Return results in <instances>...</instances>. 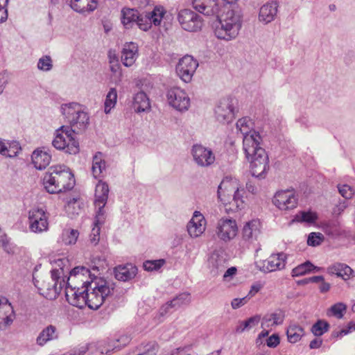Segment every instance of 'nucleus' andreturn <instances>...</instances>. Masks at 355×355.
I'll return each instance as SVG.
<instances>
[{"label":"nucleus","mask_w":355,"mask_h":355,"mask_svg":"<svg viewBox=\"0 0 355 355\" xmlns=\"http://www.w3.org/2000/svg\"><path fill=\"white\" fill-rule=\"evenodd\" d=\"M58 169L55 168V166H51L48 171L44 175L42 181L43 185L46 191L49 193H60V189H59L58 179L57 177Z\"/></svg>","instance_id":"24"},{"label":"nucleus","mask_w":355,"mask_h":355,"mask_svg":"<svg viewBox=\"0 0 355 355\" xmlns=\"http://www.w3.org/2000/svg\"><path fill=\"white\" fill-rule=\"evenodd\" d=\"M9 0H0V23L4 22L8 18V10L6 8Z\"/></svg>","instance_id":"57"},{"label":"nucleus","mask_w":355,"mask_h":355,"mask_svg":"<svg viewBox=\"0 0 355 355\" xmlns=\"http://www.w3.org/2000/svg\"><path fill=\"white\" fill-rule=\"evenodd\" d=\"M137 272V268L131 263L119 265L114 268L116 279L119 281L127 282L133 279Z\"/></svg>","instance_id":"30"},{"label":"nucleus","mask_w":355,"mask_h":355,"mask_svg":"<svg viewBox=\"0 0 355 355\" xmlns=\"http://www.w3.org/2000/svg\"><path fill=\"white\" fill-rule=\"evenodd\" d=\"M261 223L259 220H250L244 225L242 230L243 239L252 242L256 240L261 232Z\"/></svg>","instance_id":"27"},{"label":"nucleus","mask_w":355,"mask_h":355,"mask_svg":"<svg viewBox=\"0 0 355 355\" xmlns=\"http://www.w3.org/2000/svg\"><path fill=\"white\" fill-rule=\"evenodd\" d=\"M193 8L198 12L207 16H216L218 15L219 6L217 0H193L192 2Z\"/></svg>","instance_id":"22"},{"label":"nucleus","mask_w":355,"mask_h":355,"mask_svg":"<svg viewBox=\"0 0 355 355\" xmlns=\"http://www.w3.org/2000/svg\"><path fill=\"white\" fill-rule=\"evenodd\" d=\"M131 338L128 335H122L116 340L112 342V343H108L107 345L111 349V352L114 349H120L122 347L127 345Z\"/></svg>","instance_id":"47"},{"label":"nucleus","mask_w":355,"mask_h":355,"mask_svg":"<svg viewBox=\"0 0 355 355\" xmlns=\"http://www.w3.org/2000/svg\"><path fill=\"white\" fill-rule=\"evenodd\" d=\"M324 237L322 233L311 232L307 239V244L310 246H318L324 241Z\"/></svg>","instance_id":"51"},{"label":"nucleus","mask_w":355,"mask_h":355,"mask_svg":"<svg viewBox=\"0 0 355 355\" xmlns=\"http://www.w3.org/2000/svg\"><path fill=\"white\" fill-rule=\"evenodd\" d=\"M106 343L105 342H99L96 343H91L88 345H82L72 350L73 354H78L80 349L85 348V351L83 355L88 351V355H109L111 352V349L107 346L105 348Z\"/></svg>","instance_id":"29"},{"label":"nucleus","mask_w":355,"mask_h":355,"mask_svg":"<svg viewBox=\"0 0 355 355\" xmlns=\"http://www.w3.org/2000/svg\"><path fill=\"white\" fill-rule=\"evenodd\" d=\"M117 101V92L115 88H111L106 95L104 103V112L109 114L112 108L116 105Z\"/></svg>","instance_id":"42"},{"label":"nucleus","mask_w":355,"mask_h":355,"mask_svg":"<svg viewBox=\"0 0 355 355\" xmlns=\"http://www.w3.org/2000/svg\"><path fill=\"white\" fill-rule=\"evenodd\" d=\"M338 191L340 193V195L346 198L349 199L351 198L354 195V191L351 187L347 184L338 186Z\"/></svg>","instance_id":"56"},{"label":"nucleus","mask_w":355,"mask_h":355,"mask_svg":"<svg viewBox=\"0 0 355 355\" xmlns=\"http://www.w3.org/2000/svg\"><path fill=\"white\" fill-rule=\"evenodd\" d=\"M101 153L98 152L93 157L92 171L94 178H98L105 169V162L102 158Z\"/></svg>","instance_id":"40"},{"label":"nucleus","mask_w":355,"mask_h":355,"mask_svg":"<svg viewBox=\"0 0 355 355\" xmlns=\"http://www.w3.org/2000/svg\"><path fill=\"white\" fill-rule=\"evenodd\" d=\"M347 306L345 304L338 302L331 306L327 311V315H334L338 319H341L344 315Z\"/></svg>","instance_id":"45"},{"label":"nucleus","mask_w":355,"mask_h":355,"mask_svg":"<svg viewBox=\"0 0 355 355\" xmlns=\"http://www.w3.org/2000/svg\"><path fill=\"white\" fill-rule=\"evenodd\" d=\"M260 320L261 316L259 315H255L245 321H239L235 331L236 333H242L245 329H251L253 327L257 325L260 322Z\"/></svg>","instance_id":"41"},{"label":"nucleus","mask_w":355,"mask_h":355,"mask_svg":"<svg viewBox=\"0 0 355 355\" xmlns=\"http://www.w3.org/2000/svg\"><path fill=\"white\" fill-rule=\"evenodd\" d=\"M87 276L71 278V272L67 278L65 289V297L67 302L72 306L83 308L86 305L85 294L87 286L84 281Z\"/></svg>","instance_id":"5"},{"label":"nucleus","mask_w":355,"mask_h":355,"mask_svg":"<svg viewBox=\"0 0 355 355\" xmlns=\"http://www.w3.org/2000/svg\"><path fill=\"white\" fill-rule=\"evenodd\" d=\"M235 101L232 98H225L220 101L215 110L216 119L223 123H229L234 119Z\"/></svg>","instance_id":"13"},{"label":"nucleus","mask_w":355,"mask_h":355,"mask_svg":"<svg viewBox=\"0 0 355 355\" xmlns=\"http://www.w3.org/2000/svg\"><path fill=\"white\" fill-rule=\"evenodd\" d=\"M53 68V61L49 55H43L37 62V69L43 71H49Z\"/></svg>","instance_id":"49"},{"label":"nucleus","mask_w":355,"mask_h":355,"mask_svg":"<svg viewBox=\"0 0 355 355\" xmlns=\"http://www.w3.org/2000/svg\"><path fill=\"white\" fill-rule=\"evenodd\" d=\"M252 122L248 117L238 120L236 126L243 135V146L245 157L250 162L251 173L260 179L264 178L269 168V159L264 148L260 146L261 137L252 130Z\"/></svg>","instance_id":"1"},{"label":"nucleus","mask_w":355,"mask_h":355,"mask_svg":"<svg viewBox=\"0 0 355 355\" xmlns=\"http://www.w3.org/2000/svg\"><path fill=\"white\" fill-rule=\"evenodd\" d=\"M248 300L249 297L247 295L242 298H234L231 302V306L232 309H237L245 304Z\"/></svg>","instance_id":"58"},{"label":"nucleus","mask_w":355,"mask_h":355,"mask_svg":"<svg viewBox=\"0 0 355 355\" xmlns=\"http://www.w3.org/2000/svg\"><path fill=\"white\" fill-rule=\"evenodd\" d=\"M238 227L235 220L229 218H221L217 223L216 234L224 242L233 239L237 234Z\"/></svg>","instance_id":"12"},{"label":"nucleus","mask_w":355,"mask_h":355,"mask_svg":"<svg viewBox=\"0 0 355 355\" xmlns=\"http://www.w3.org/2000/svg\"><path fill=\"white\" fill-rule=\"evenodd\" d=\"M284 315L281 311L267 314L262 318L261 327L264 329L273 325L281 324L284 321Z\"/></svg>","instance_id":"37"},{"label":"nucleus","mask_w":355,"mask_h":355,"mask_svg":"<svg viewBox=\"0 0 355 355\" xmlns=\"http://www.w3.org/2000/svg\"><path fill=\"white\" fill-rule=\"evenodd\" d=\"M52 145L58 150L65 153L76 155L79 150V143L72 136L68 126L62 125L56 131Z\"/></svg>","instance_id":"7"},{"label":"nucleus","mask_w":355,"mask_h":355,"mask_svg":"<svg viewBox=\"0 0 355 355\" xmlns=\"http://www.w3.org/2000/svg\"><path fill=\"white\" fill-rule=\"evenodd\" d=\"M15 313L8 299L0 297V330H4L13 322Z\"/></svg>","instance_id":"21"},{"label":"nucleus","mask_w":355,"mask_h":355,"mask_svg":"<svg viewBox=\"0 0 355 355\" xmlns=\"http://www.w3.org/2000/svg\"><path fill=\"white\" fill-rule=\"evenodd\" d=\"M205 230V220L200 212L196 211L187 224V231L191 237H198Z\"/></svg>","instance_id":"23"},{"label":"nucleus","mask_w":355,"mask_h":355,"mask_svg":"<svg viewBox=\"0 0 355 355\" xmlns=\"http://www.w3.org/2000/svg\"><path fill=\"white\" fill-rule=\"evenodd\" d=\"M191 301L190 294L183 293L169 301L173 308L177 309L182 305L188 304Z\"/></svg>","instance_id":"46"},{"label":"nucleus","mask_w":355,"mask_h":355,"mask_svg":"<svg viewBox=\"0 0 355 355\" xmlns=\"http://www.w3.org/2000/svg\"><path fill=\"white\" fill-rule=\"evenodd\" d=\"M304 334V328L296 324L289 325L286 331L288 340L291 343H296L300 341Z\"/></svg>","instance_id":"36"},{"label":"nucleus","mask_w":355,"mask_h":355,"mask_svg":"<svg viewBox=\"0 0 355 355\" xmlns=\"http://www.w3.org/2000/svg\"><path fill=\"white\" fill-rule=\"evenodd\" d=\"M28 227L34 233H42L49 229L48 216L41 208H33L28 211Z\"/></svg>","instance_id":"11"},{"label":"nucleus","mask_w":355,"mask_h":355,"mask_svg":"<svg viewBox=\"0 0 355 355\" xmlns=\"http://www.w3.org/2000/svg\"><path fill=\"white\" fill-rule=\"evenodd\" d=\"M132 106L135 111L137 113L143 112L150 110V101L146 93L144 92H139L137 93L133 98Z\"/></svg>","instance_id":"33"},{"label":"nucleus","mask_w":355,"mask_h":355,"mask_svg":"<svg viewBox=\"0 0 355 355\" xmlns=\"http://www.w3.org/2000/svg\"><path fill=\"white\" fill-rule=\"evenodd\" d=\"M320 268L315 266L311 261H306L292 270V277H300L314 271H319Z\"/></svg>","instance_id":"38"},{"label":"nucleus","mask_w":355,"mask_h":355,"mask_svg":"<svg viewBox=\"0 0 355 355\" xmlns=\"http://www.w3.org/2000/svg\"><path fill=\"white\" fill-rule=\"evenodd\" d=\"M173 308V306H171V304L170 303V302H168L167 303H166L164 306H162L159 310V313L161 316H164V315H166L168 310L170 309Z\"/></svg>","instance_id":"64"},{"label":"nucleus","mask_w":355,"mask_h":355,"mask_svg":"<svg viewBox=\"0 0 355 355\" xmlns=\"http://www.w3.org/2000/svg\"><path fill=\"white\" fill-rule=\"evenodd\" d=\"M352 331H355V322H350L348 324L347 328L342 329L338 333V336H345V335L348 334L349 333L352 332Z\"/></svg>","instance_id":"60"},{"label":"nucleus","mask_w":355,"mask_h":355,"mask_svg":"<svg viewBox=\"0 0 355 355\" xmlns=\"http://www.w3.org/2000/svg\"><path fill=\"white\" fill-rule=\"evenodd\" d=\"M279 5L277 1L267 2L259 9V20L267 24L274 21L278 12Z\"/></svg>","instance_id":"25"},{"label":"nucleus","mask_w":355,"mask_h":355,"mask_svg":"<svg viewBox=\"0 0 355 355\" xmlns=\"http://www.w3.org/2000/svg\"><path fill=\"white\" fill-rule=\"evenodd\" d=\"M327 270L329 274L336 275L345 281L349 279L353 272V270L349 266L342 263H335L329 266Z\"/></svg>","instance_id":"31"},{"label":"nucleus","mask_w":355,"mask_h":355,"mask_svg":"<svg viewBox=\"0 0 355 355\" xmlns=\"http://www.w3.org/2000/svg\"><path fill=\"white\" fill-rule=\"evenodd\" d=\"M79 232L76 230H66L63 233V241L66 245H72L76 243Z\"/></svg>","instance_id":"50"},{"label":"nucleus","mask_w":355,"mask_h":355,"mask_svg":"<svg viewBox=\"0 0 355 355\" xmlns=\"http://www.w3.org/2000/svg\"><path fill=\"white\" fill-rule=\"evenodd\" d=\"M191 350V346H185L182 347H178L173 349L174 355H191L189 351Z\"/></svg>","instance_id":"61"},{"label":"nucleus","mask_w":355,"mask_h":355,"mask_svg":"<svg viewBox=\"0 0 355 355\" xmlns=\"http://www.w3.org/2000/svg\"><path fill=\"white\" fill-rule=\"evenodd\" d=\"M329 324L323 320H318L313 324L311 331L315 336H321L329 329Z\"/></svg>","instance_id":"44"},{"label":"nucleus","mask_w":355,"mask_h":355,"mask_svg":"<svg viewBox=\"0 0 355 355\" xmlns=\"http://www.w3.org/2000/svg\"><path fill=\"white\" fill-rule=\"evenodd\" d=\"M178 21L182 28L189 32L198 31L200 30L202 26L200 16L189 9H184L180 11Z\"/></svg>","instance_id":"15"},{"label":"nucleus","mask_w":355,"mask_h":355,"mask_svg":"<svg viewBox=\"0 0 355 355\" xmlns=\"http://www.w3.org/2000/svg\"><path fill=\"white\" fill-rule=\"evenodd\" d=\"M166 98L168 104L180 112L187 111L190 106L189 96L180 87H172L168 89Z\"/></svg>","instance_id":"10"},{"label":"nucleus","mask_w":355,"mask_h":355,"mask_svg":"<svg viewBox=\"0 0 355 355\" xmlns=\"http://www.w3.org/2000/svg\"><path fill=\"white\" fill-rule=\"evenodd\" d=\"M61 112L66 121L69 124L68 127L71 133H80L87 128L89 117L87 112L82 110L80 104L76 103L64 104L61 106Z\"/></svg>","instance_id":"3"},{"label":"nucleus","mask_w":355,"mask_h":355,"mask_svg":"<svg viewBox=\"0 0 355 355\" xmlns=\"http://www.w3.org/2000/svg\"><path fill=\"white\" fill-rule=\"evenodd\" d=\"M58 169L57 179H58L60 193L71 190L75 186V178L69 168L64 165L55 166Z\"/></svg>","instance_id":"19"},{"label":"nucleus","mask_w":355,"mask_h":355,"mask_svg":"<svg viewBox=\"0 0 355 355\" xmlns=\"http://www.w3.org/2000/svg\"><path fill=\"white\" fill-rule=\"evenodd\" d=\"M8 146V154H6L7 157H12L17 156L19 150H21V147L17 141H12V143H7Z\"/></svg>","instance_id":"55"},{"label":"nucleus","mask_w":355,"mask_h":355,"mask_svg":"<svg viewBox=\"0 0 355 355\" xmlns=\"http://www.w3.org/2000/svg\"><path fill=\"white\" fill-rule=\"evenodd\" d=\"M317 219V216L311 211H300L295 215L294 220L297 222L313 223Z\"/></svg>","instance_id":"48"},{"label":"nucleus","mask_w":355,"mask_h":355,"mask_svg":"<svg viewBox=\"0 0 355 355\" xmlns=\"http://www.w3.org/2000/svg\"><path fill=\"white\" fill-rule=\"evenodd\" d=\"M87 276L84 281L87 286L85 300L86 305L93 310H97L113 295L114 284L102 277H98L85 266H76L71 270V278Z\"/></svg>","instance_id":"2"},{"label":"nucleus","mask_w":355,"mask_h":355,"mask_svg":"<svg viewBox=\"0 0 355 355\" xmlns=\"http://www.w3.org/2000/svg\"><path fill=\"white\" fill-rule=\"evenodd\" d=\"M287 254L284 252L271 254L267 260L260 262L259 270L263 272H271L284 268Z\"/></svg>","instance_id":"17"},{"label":"nucleus","mask_w":355,"mask_h":355,"mask_svg":"<svg viewBox=\"0 0 355 355\" xmlns=\"http://www.w3.org/2000/svg\"><path fill=\"white\" fill-rule=\"evenodd\" d=\"M261 288V286L259 284H253L251 286V289L249 291L247 296H248L249 299L254 296L256 293H257Z\"/></svg>","instance_id":"62"},{"label":"nucleus","mask_w":355,"mask_h":355,"mask_svg":"<svg viewBox=\"0 0 355 355\" xmlns=\"http://www.w3.org/2000/svg\"><path fill=\"white\" fill-rule=\"evenodd\" d=\"M208 262L209 268H211V272L214 275H217L225 268V261L223 257L217 252H214L211 255Z\"/></svg>","instance_id":"35"},{"label":"nucleus","mask_w":355,"mask_h":355,"mask_svg":"<svg viewBox=\"0 0 355 355\" xmlns=\"http://www.w3.org/2000/svg\"><path fill=\"white\" fill-rule=\"evenodd\" d=\"M67 260L65 259H58L55 263L60 266L59 269H53L51 270V275L50 277H47L43 280L41 284L39 286V281L36 280L34 284L36 287L38 288L40 293L44 297L49 300L55 299L60 294L62 288L65 284V281L63 279L62 282H60V285L58 286V280L61 275L64 274V269L62 265L64 262Z\"/></svg>","instance_id":"4"},{"label":"nucleus","mask_w":355,"mask_h":355,"mask_svg":"<svg viewBox=\"0 0 355 355\" xmlns=\"http://www.w3.org/2000/svg\"><path fill=\"white\" fill-rule=\"evenodd\" d=\"M279 337L277 334L270 336L266 341L267 345L270 347H275L279 344Z\"/></svg>","instance_id":"59"},{"label":"nucleus","mask_w":355,"mask_h":355,"mask_svg":"<svg viewBox=\"0 0 355 355\" xmlns=\"http://www.w3.org/2000/svg\"><path fill=\"white\" fill-rule=\"evenodd\" d=\"M191 155L194 163L200 167H209L216 160L215 155L211 149L202 144H193L191 148Z\"/></svg>","instance_id":"8"},{"label":"nucleus","mask_w":355,"mask_h":355,"mask_svg":"<svg viewBox=\"0 0 355 355\" xmlns=\"http://www.w3.org/2000/svg\"><path fill=\"white\" fill-rule=\"evenodd\" d=\"M244 191L239 190L229 178H224L218 187V199L223 203L229 202L235 205L237 209L243 208V194Z\"/></svg>","instance_id":"6"},{"label":"nucleus","mask_w":355,"mask_h":355,"mask_svg":"<svg viewBox=\"0 0 355 355\" xmlns=\"http://www.w3.org/2000/svg\"><path fill=\"white\" fill-rule=\"evenodd\" d=\"M165 12L162 7H155L151 12L138 13L135 25L141 30L147 31L151 28L152 24L159 26Z\"/></svg>","instance_id":"9"},{"label":"nucleus","mask_w":355,"mask_h":355,"mask_svg":"<svg viewBox=\"0 0 355 355\" xmlns=\"http://www.w3.org/2000/svg\"><path fill=\"white\" fill-rule=\"evenodd\" d=\"M139 352L137 355H156L159 350L158 344L155 342H149L146 344H141L139 347Z\"/></svg>","instance_id":"43"},{"label":"nucleus","mask_w":355,"mask_h":355,"mask_svg":"<svg viewBox=\"0 0 355 355\" xmlns=\"http://www.w3.org/2000/svg\"><path fill=\"white\" fill-rule=\"evenodd\" d=\"M109 193V187L107 183L99 182L95 191V202H101L106 205Z\"/></svg>","instance_id":"39"},{"label":"nucleus","mask_w":355,"mask_h":355,"mask_svg":"<svg viewBox=\"0 0 355 355\" xmlns=\"http://www.w3.org/2000/svg\"><path fill=\"white\" fill-rule=\"evenodd\" d=\"M138 55V46L136 43L129 42L123 45L121 51V62L125 67L132 66Z\"/></svg>","instance_id":"26"},{"label":"nucleus","mask_w":355,"mask_h":355,"mask_svg":"<svg viewBox=\"0 0 355 355\" xmlns=\"http://www.w3.org/2000/svg\"><path fill=\"white\" fill-rule=\"evenodd\" d=\"M138 11L135 9L123 8L121 10V22L125 28H131L135 25Z\"/></svg>","instance_id":"34"},{"label":"nucleus","mask_w":355,"mask_h":355,"mask_svg":"<svg viewBox=\"0 0 355 355\" xmlns=\"http://www.w3.org/2000/svg\"><path fill=\"white\" fill-rule=\"evenodd\" d=\"M198 67V61L191 55H187L179 60L176 71L184 82L189 83Z\"/></svg>","instance_id":"14"},{"label":"nucleus","mask_w":355,"mask_h":355,"mask_svg":"<svg viewBox=\"0 0 355 355\" xmlns=\"http://www.w3.org/2000/svg\"><path fill=\"white\" fill-rule=\"evenodd\" d=\"M273 204L281 210L295 208L297 204V198L293 190L277 191L272 200Z\"/></svg>","instance_id":"16"},{"label":"nucleus","mask_w":355,"mask_h":355,"mask_svg":"<svg viewBox=\"0 0 355 355\" xmlns=\"http://www.w3.org/2000/svg\"><path fill=\"white\" fill-rule=\"evenodd\" d=\"M101 225L100 224H96V223H94V227L89 235V240L91 243L94 245H96L100 239Z\"/></svg>","instance_id":"54"},{"label":"nucleus","mask_w":355,"mask_h":355,"mask_svg":"<svg viewBox=\"0 0 355 355\" xmlns=\"http://www.w3.org/2000/svg\"><path fill=\"white\" fill-rule=\"evenodd\" d=\"M58 338L57 329L53 325H49L44 328L36 338V343L40 347L44 346L49 341L56 340Z\"/></svg>","instance_id":"32"},{"label":"nucleus","mask_w":355,"mask_h":355,"mask_svg":"<svg viewBox=\"0 0 355 355\" xmlns=\"http://www.w3.org/2000/svg\"><path fill=\"white\" fill-rule=\"evenodd\" d=\"M213 28L215 35L220 40L229 41L236 38L239 35L235 31V28L232 25L225 23V21H222V19L219 18V15H217L216 21L213 25Z\"/></svg>","instance_id":"20"},{"label":"nucleus","mask_w":355,"mask_h":355,"mask_svg":"<svg viewBox=\"0 0 355 355\" xmlns=\"http://www.w3.org/2000/svg\"><path fill=\"white\" fill-rule=\"evenodd\" d=\"M31 159L34 166L38 170L44 169L51 160V155L46 148L33 151Z\"/></svg>","instance_id":"28"},{"label":"nucleus","mask_w":355,"mask_h":355,"mask_svg":"<svg viewBox=\"0 0 355 355\" xmlns=\"http://www.w3.org/2000/svg\"><path fill=\"white\" fill-rule=\"evenodd\" d=\"M224 12L219 15L222 21H225L235 28V31L239 33L242 26V15L241 10L234 6H225Z\"/></svg>","instance_id":"18"},{"label":"nucleus","mask_w":355,"mask_h":355,"mask_svg":"<svg viewBox=\"0 0 355 355\" xmlns=\"http://www.w3.org/2000/svg\"><path fill=\"white\" fill-rule=\"evenodd\" d=\"M165 263L164 259L146 261L144 263V268L147 271H153L159 270Z\"/></svg>","instance_id":"53"},{"label":"nucleus","mask_w":355,"mask_h":355,"mask_svg":"<svg viewBox=\"0 0 355 355\" xmlns=\"http://www.w3.org/2000/svg\"><path fill=\"white\" fill-rule=\"evenodd\" d=\"M109 63H110V71L113 73H116L120 71L121 65H120L119 61L111 62Z\"/></svg>","instance_id":"63"},{"label":"nucleus","mask_w":355,"mask_h":355,"mask_svg":"<svg viewBox=\"0 0 355 355\" xmlns=\"http://www.w3.org/2000/svg\"><path fill=\"white\" fill-rule=\"evenodd\" d=\"M95 205L98 207V210L96 211L94 223H96V224L103 225L105 220V212L104 210L105 205L101 202H95Z\"/></svg>","instance_id":"52"}]
</instances>
